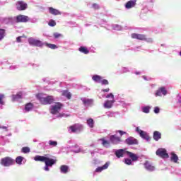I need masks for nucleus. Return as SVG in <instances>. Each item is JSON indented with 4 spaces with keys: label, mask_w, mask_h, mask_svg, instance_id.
Masks as SVG:
<instances>
[{
    "label": "nucleus",
    "mask_w": 181,
    "mask_h": 181,
    "mask_svg": "<svg viewBox=\"0 0 181 181\" xmlns=\"http://www.w3.org/2000/svg\"><path fill=\"white\" fill-rule=\"evenodd\" d=\"M34 160L36 162H44L45 165L44 167L45 170L49 172V168H52L53 165H55L57 160L49 158V154H45V156H36L34 158Z\"/></svg>",
    "instance_id": "1"
},
{
    "label": "nucleus",
    "mask_w": 181,
    "mask_h": 181,
    "mask_svg": "<svg viewBox=\"0 0 181 181\" xmlns=\"http://www.w3.org/2000/svg\"><path fill=\"white\" fill-rule=\"evenodd\" d=\"M36 97L42 105H49L54 103V98L52 95L45 97V94L38 93L36 95Z\"/></svg>",
    "instance_id": "2"
},
{
    "label": "nucleus",
    "mask_w": 181,
    "mask_h": 181,
    "mask_svg": "<svg viewBox=\"0 0 181 181\" xmlns=\"http://www.w3.org/2000/svg\"><path fill=\"white\" fill-rule=\"evenodd\" d=\"M1 165L6 168H8L9 166L15 165V160L11 157H4L1 160Z\"/></svg>",
    "instance_id": "3"
},
{
    "label": "nucleus",
    "mask_w": 181,
    "mask_h": 181,
    "mask_svg": "<svg viewBox=\"0 0 181 181\" xmlns=\"http://www.w3.org/2000/svg\"><path fill=\"white\" fill-rule=\"evenodd\" d=\"M156 155L162 159H168V158H169V154L166 149L162 148H160L156 151Z\"/></svg>",
    "instance_id": "4"
},
{
    "label": "nucleus",
    "mask_w": 181,
    "mask_h": 181,
    "mask_svg": "<svg viewBox=\"0 0 181 181\" xmlns=\"http://www.w3.org/2000/svg\"><path fill=\"white\" fill-rule=\"evenodd\" d=\"M29 21H30L29 16L22 14L17 16L16 18V22L17 23H26V22H29Z\"/></svg>",
    "instance_id": "5"
},
{
    "label": "nucleus",
    "mask_w": 181,
    "mask_h": 181,
    "mask_svg": "<svg viewBox=\"0 0 181 181\" xmlns=\"http://www.w3.org/2000/svg\"><path fill=\"white\" fill-rule=\"evenodd\" d=\"M16 6L17 11H26L28 4L25 1L20 0L16 2Z\"/></svg>",
    "instance_id": "6"
},
{
    "label": "nucleus",
    "mask_w": 181,
    "mask_h": 181,
    "mask_svg": "<svg viewBox=\"0 0 181 181\" xmlns=\"http://www.w3.org/2000/svg\"><path fill=\"white\" fill-rule=\"evenodd\" d=\"M28 43L31 46H37L38 47H42L43 46V42L40 41V40H36L33 37H30L28 39Z\"/></svg>",
    "instance_id": "7"
},
{
    "label": "nucleus",
    "mask_w": 181,
    "mask_h": 181,
    "mask_svg": "<svg viewBox=\"0 0 181 181\" xmlns=\"http://www.w3.org/2000/svg\"><path fill=\"white\" fill-rule=\"evenodd\" d=\"M62 107H63V104L61 103H57L51 107V114L53 115H56L59 111L62 110Z\"/></svg>",
    "instance_id": "8"
},
{
    "label": "nucleus",
    "mask_w": 181,
    "mask_h": 181,
    "mask_svg": "<svg viewBox=\"0 0 181 181\" xmlns=\"http://www.w3.org/2000/svg\"><path fill=\"white\" fill-rule=\"evenodd\" d=\"M69 129H71V132L76 133L80 132L83 131V125L78 123H76L69 127Z\"/></svg>",
    "instance_id": "9"
},
{
    "label": "nucleus",
    "mask_w": 181,
    "mask_h": 181,
    "mask_svg": "<svg viewBox=\"0 0 181 181\" xmlns=\"http://www.w3.org/2000/svg\"><path fill=\"white\" fill-rule=\"evenodd\" d=\"M136 131L140 135L141 138L146 139V141H151V136H149V135H148V134H146L144 131L141 130L139 127H136Z\"/></svg>",
    "instance_id": "10"
},
{
    "label": "nucleus",
    "mask_w": 181,
    "mask_h": 181,
    "mask_svg": "<svg viewBox=\"0 0 181 181\" xmlns=\"http://www.w3.org/2000/svg\"><path fill=\"white\" fill-rule=\"evenodd\" d=\"M168 94V90H166V88L160 87L159 88L155 94L156 97H162V95H166Z\"/></svg>",
    "instance_id": "11"
},
{
    "label": "nucleus",
    "mask_w": 181,
    "mask_h": 181,
    "mask_svg": "<svg viewBox=\"0 0 181 181\" xmlns=\"http://www.w3.org/2000/svg\"><path fill=\"white\" fill-rule=\"evenodd\" d=\"M132 39H137L138 40H146V35L142 34L132 33Z\"/></svg>",
    "instance_id": "12"
},
{
    "label": "nucleus",
    "mask_w": 181,
    "mask_h": 181,
    "mask_svg": "<svg viewBox=\"0 0 181 181\" xmlns=\"http://www.w3.org/2000/svg\"><path fill=\"white\" fill-rule=\"evenodd\" d=\"M110 141L113 145H118L122 141L121 138L115 136V135H112L110 136Z\"/></svg>",
    "instance_id": "13"
},
{
    "label": "nucleus",
    "mask_w": 181,
    "mask_h": 181,
    "mask_svg": "<svg viewBox=\"0 0 181 181\" xmlns=\"http://www.w3.org/2000/svg\"><path fill=\"white\" fill-rule=\"evenodd\" d=\"M125 144H127V145H138V140L130 136L125 140Z\"/></svg>",
    "instance_id": "14"
},
{
    "label": "nucleus",
    "mask_w": 181,
    "mask_h": 181,
    "mask_svg": "<svg viewBox=\"0 0 181 181\" xmlns=\"http://www.w3.org/2000/svg\"><path fill=\"white\" fill-rule=\"evenodd\" d=\"M126 153L128 155L129 158H130L133 162H136V160L139 159V157L138 156V155L132 152L126 151Z\"/></svg>",
    "instance_id": "15"
},
{
    "label": "nucleus",
    "mask_w": 181,
    "mask_h": 181,
    "mask_svg": "<svg viewBox=\"0 0 181 181\" xmlns=\"http://www.w3.org/2000/svg\"><path fill=\"white\" fill-rule=\"evenodd\" d=\"M136 5V0H131L126 3L125 8L127 9H131V8H134Z\"/></svg>",
    "instance_id": "16"
},
{
    "label": "nucleus",
    "mask_w": 181,
    "mask_h": 181,
    "mask_svg": "<svg viewBox=\"0 0 181 181\" xmlns=\"http://www.w3.org/2000/svg\"><path fill=\"white\" fill-rule=\"evenodd\" d=\"M48 10H49V12L51 15H54V16L62 15V12H60V11H59L58 9H56L53 7H49L48 8Z\"/></svg>",
    "instance_id": "17"
},
{
    "label": "nucleus",
    "mask_w": 181,
    "mask_h": 181,
    "mask_svg": "<svg viewBox=\"0 0 181 181\" xmlns=\"http://www.w3.org/2000/svg\"><path fill=\"white\" fill-rule=\"evenodd\" d=\"M144 166H145V168L147 170H149L150 172H153V170H155V166L152 165L151 164L150 162L148 161H146L145 163H144Z\"/></svg>",
    "instance_id": "18"
},
{
    "label": "nucleus",
    "mask_w": 181,
    "mask_h": 181,
    "mask_svg": "<svg viewBox=\"0 0 181 181\" xmlns=\"http://www.w3.org/2000/svg\"><path fill=\"white\" fill-rule=\"evenodd\" d=\"M154 141H159L162 138V134L160 132L155 131L153 134Z\"/></svg>",
    "instance_id": "19"
},
{
    "label": "nucleus",
    "mask_w": 181,
    "mask_h": 181,
    "mask_svg": "<svg viewBox=\"0 0 181 181\" xmlns=\"http://www.w3.org/2000/svg\"><path fill=\"white\" fill-rule=\"evenodd\" d=\"M110 166V163H105V164L101 167H98L95 169V172L97 173H100V172H103V170H105V169H108V167Z\"/></svg>",
    "instance_id": "20"
},
{
    "label": "nucleus",
    "mask_w": 181,
    "mask_h": 181,
    "mask_svg": "<svg viewBox=\"0 0 181 181\" xmlns=\"http://www.w3.org/2000/svg\"><path fill=\"white\" fill-rule=\"evenodd\" d=\"M114 103H115V100H107L105 102L103 106L105 108L110 109L112 107Z\"/></svg>",
    "instance_id": "21"
},
{
    "label": "nucleus",
    "mask_w": 181,
    "mask_h": 181,
    "mask_svg": "<svg viewBox=\"0 0 181 181\" xmlns=\"http://www.w3.org/2000/svg\"><path fill=\"white\" fill-rule=\"evenodd\" d=\"M69 165H61L60 167L61 173H64V175H66V173H69Z\"/></svg>",
    "instance_id": "22"
},
{
    "label": "nucleus",
    "mask_w": 181,
    "mask_h": 181,
    "mask_svg": "<svg viewBox=\"0 0 181 181\" xmlns=\"http://www.w3.org/2000/svg\"><path fill=\"white\" fill-rule=\"evenodd\" d=\"M21 98H22V92L12 95V101H18V100H21Z\"/></svg>",
    "instance_id": "23"
},
{
    "label": "nucleus",
    "mask_w": 181,
    "mask_h": 181,
    "mask_svg": "<svg viewBox=\"0 0 181 181\" xmlns=\"http://www.w3.org/2000/svg\"><path fill=\"white\" fill-rule=\"evenodd\" d=\"M92 79L93 80V81H95V83H101V81L103 80V77H101V76L100 75H94L92 77Z\"/></svg>",
    "instance_id": "24"
},
{
    "label": "nucleus",
    "mask_w": 181,
    "mask_h": 181,
    "mask_svg": "<svg viewBox=\"0 0 181 181\" xmlns=\"http://www.w3.org/2000/svg\"><path fill=\"white\" fill-rule=\"evenodd\" d=\"M78 50L81 53H83L84 54H88L90 53V51L86 47H80Z\"/></svg>",
    "instance_id": "25"
},
{
    "label": "nucleus",
    "mask_w": 181,
    "mask_h": 181,
    "mask_svg": "<svg viewBox=\"0 0 181 181\" xmlns=\"http://www.w3.org/2000/svg\"><path fill=\"white\" fill-rule=\"evenodd\" d=\"M62 95H64V97H66L68 100H70L71 98V93L67 90L62 91Z\"/></svg>",
    "instance_id": "26"
},
{
    "label": "nucleus",
    "mask_w": 181,
    "mask_h": 181,
    "mask_svg": "<svg viewBox=\"0 0 181 181\" xmlns=\"http://www.w3.org/2000/svg\"><path fill=\"white\" fill-rule=\"evenodd\" d=\"M171 160L174 162V163H177V160H179V157L175 153H171Z\"/></svg>",
    "instance_id": "27"
},
{
    "label": "nucleus",
    "mask_w": 181,
    "mask_h": 181,
    "mask_svg": "<svg viewBox=\"0 0 181 181\" xmlns=\"http://www.w3.org/2000/svg\"><path fill=\"white\" fill-rule=\"evenodd\" d=\"M117 158H122L124 156V149H119L115 151Z\"/></svg>",
    "instance_id": "28"
},
{
    "label": "nucleus",
    "mask_w": 181,
    "mask_h": 181,
    "mask_svg": "<svg viewBox=\"0 0 181 181\" xmlns=\"http://www.w3.org/2000/svg\"><path fill=\"white\" fill-rule=\"evenodd\" d=\"M84 105H93V100L92 99H83L82 100Z\"/></svg>",
    "instance_id": "29"
},
{
    "label": "nucleus",
    "mask_w": 181,
    "mask_h": 181,
    "mask_svg": "<svg viewBox=\"0 0 181 181\" xmlns=\"http://www.w3.org/2000/svg\"><path fill=\"white\" fill-rule=\"evenodd\" d=\"M6 35V30L5 29L0 28V42L5 37Z\"/></svg>",
    "instance_id": "30"
},
{
    "label": "nucleus",
    "mask_w": 181,
    "mask_h": 181,
    "mask_svg": "<svg viewBox=\"0 0 181 181\" xmlns=\"http://www.w3.org/2000/svg\"><path fill=\"white\" fill-rule=\"evenodd\" d=\"M87 124L90 128H94V120L93 118H89L87 119Z\"/></svg>",
    "instance_id": "31"
},
{
    "label": "nucleus",
    "mask_w": 181,
    "mask_h": 181,
    "mask_svg": "<svg viewBox=\"0 0 181 181\" xmlns=\"http://www.w3.org/2000/svg\"><path fill=\"white\" fill-rule=\"evenodd\" d=\"M33 108V103H27L25 106V111H30Z\"/></svg>",
    "instance_id": "32"
},
{
    "label": "nucleus",
    "mask_w": 181,
    "mask_h": 181,
    "mask_svg": "<svg viewBox=\"0 0 181 181\" xmlns=\"http://www.w3.org/2000/svg\"><path fill=\"white\" fill-rule=\"evenodd\" d=\"M23 161V157L18 156L16 158V163L18 165H22V162Z\"/></svg>",
    "instance_id": "33"
},
{
    "label": "nucleus",
    "mask_w": 181,
    "mask_h": 181,
    "mask_svg": "<svg viewBox=\"0 0 181 181\" xmlns=\"http://www.w3.org/2000/svg\"><path fill=\"white\" fill-rule=\"evenodd\" d=\"M45 46H47L49 49H57V45H56L54 44L45 43Z\"/></svg>",
    "instance_id": "34"
},
{
    "label": "nucleus",
    "mask_w": 181,
    "mask_h": 181,
    "mask_svg": "<svg viewBox=\"0 0 181 181\" xmlns=\"http://www.w3.org/2000/svg\"><path fill=\"white\" fill-rule=\"evenodd\" d=\"M21 152H23V153H29L30 148H29V147H23Z\"/></svg>",
    "instance_id": "35"
},
{
    "label": "nucleus",
    "mask_w": 181,
    "mask_h": 181,
    "mask_svg": "<svg viewBox=\"0 0 181 181\" xmlns=\"http://www.w3.org/2000/svg\"><path fill=\"white\" fill-rule=\"evenodd\" d=\"M49 26L54 27L56 25V21L54 20H50L48 23Z\"/></svg>",
    "instance_id": "36"
},
{
    "label": "nucleus",
    "mask_w": 181,
    "mask_h": 181,
    "mask_svg": "<svg viewBox=\"0 0 181 181\" xmlns=\"http://www.w3.org/2000/svg\"><path fill=\"white\" fill-rule=\"evenodd\" d=\"M149 110L150 107L148 106L144 107L142 109L143 112H145V114H149Z\"/></svg>",
    "instance_id": "37"
},
{
    "label": "nucleus",
    "mask_w": 181,
    "mask_h": 181,
    "mask_svg": "<svg viewBox=\"0 0 181 181\" xmlns=\"http://www.w3.org/2000/svg\"><path fill=\"white\" fill-rule=\"evenodd\" d=\"M101 84L103 86H108L110 84V83L108 82V80L107 79H103L100 81Z\"/></svg>",
    "instance_id": "38"
},
{
    "label": "nucleus",
    "mask_w": 181,
    "mask_h": 181,
    "mask_svg": "<svg viewBox=\"0 0 181 181\" xmlns=\"http://www.w3.org/2000/svg\"><path fill=\"white\" fill-rule=\"evenodd\" d=\"M100 141H102V145H103V146H106V145H110V142L104 139H100Z\"/></svg>",
    "instance_id": "39"
},
{
    "label": "nucleus",
    "mask_w": 181,
    "mask_h": 181,
    "mask_svg": "<svg viewBox=\"0 0 181 181\" xmlns=\"http://www.w3.org/2000/svg\"><path fill=\"white\" fill-rule=\"evenodd\" d=\"M49 145H50V146H57V141L50 140L49 141Z\"/></svg>",
    "instance_id": "40"
},
{
    "label": "nucleus",
    "mask_w": 181,
    "mask_h": 181,
    "mask_svg": "<svg viewBox=\"0 0 181 181\" xmlns=\"http://www.w3.org/2000/svg\"><path fill=\"white\" fill-rule=\"evenodd\" d=\"M53 36H54V39H59V37H62V36H63V35L60 33H54L53 34Z\"/></svg>",
    "instance_id": "41"
},
{
    "label": "nucleus",
    "mask_w": 181,
    "mask_h": 181,
    "mask_svg": "<svg viewBox=\"0 0 181 181\" xmlns=\"http://www.w3.org/2000/svg\"><path fill=\"white\" fill-rule=\"evenodd\" d=\"M124 163H126V165H132V160L129 158H126L124 160Z\"/></svg>",
    "instance_id": "42"
},
{
    "label": "nucleus",
    "mask_w": 181,
    "mask_h": 181,
    "mask_svg": "<svg viewBox=\"0 0 181 181\" xmlns=\"http://www.w3.org/2000/svg\"><path fill=\"white\" fill-rule=\"evenodd\" d=\"M5 98V95L0 94V104L4 105V101H2Z\"/></svg>",
    "instance_id": "43"
},
{
    "label": "nucleus",
    "mask_w": 181,
    "mask_h": 181,
    "mask_svg": "<svg viewBox=\"0 0 181 181\" xmlns=\"http://www.w3.org/2000/svg\"><path fill=\"white\" fill-rule=\"evenodd\" d=\"M159 111H160V109L158 107H154V112L155 114H159Z\"/></svg>",
    "instance_id": "44"
},
{
    "label": "nucleus",
    "mask_w": 181,
    "mask_h": 181,
    "mask_svg": "<svg viewBox=\"0 0 181 181\" xmlns=\"http://www.w3.org/2000/svg\"><path fill=\"white\" fill-rule=\"evenodd\" d=\"M93 8L95 9H100V6H98V4H93Z\"/></svg>",
    "instance_id": "45"
},
{
    "label": "nucleus",
    "mask_w": 181,
    "mask_h": 181,
    "mask_svg": "<svg viewBox=\"0 0 181 181\" xmlns=\"http://www.w3.org/2000/svg\"><path fill=\"white\" fill-rule=\"evenodd\" d=\"M117 132L119 133V135H121V136H122V135H125V134H127V132H125L122 130H119Z\"/></svg>",
    "instance_id": "46"
},
{
    "label": "nucleus",
    "mask_w": 181,
    "mask_h": 181,
    "mask_svg": "<svg viewBox=\"0 0 181 181\" xmlns=\"http://www.w3.org/2000/svg\"><path fill=\"white\" fill-rule=\"evenodd\" d=\"M22 37H18L16 38V42H18V43H21V42H22Z\"/></svg>",
    "instance_id": "47"
},
{
    "label": "nucleus",
    "mask_w": 181,
    "mask_h": 181,
    "mask_svg": "<svg viewBox=\"0 0 181 181\" xmlns=\"http://www.w3.org/2000/svg\"><path fill=\"white\" fill-rule=\"evenodd\" d=\"M110 97H112V98H114V95L112 93H110L107 95L106 98H110Z\"/></svg>",
    "instance_id": "48"
},
{
    "label": "nucleus",
    "mask_w": 181,
    "mask_h": 181,
    "mask_svg": "<svg viewBox=\"0 0 181 181\" xmlns=\"http://www.w3.org/2000/svg\"><path fill=\"white\" fill-rule=\"evenodd\" d=\"M103 93H108L110 91V88H106L103 90Z\"/></svg>",
    "instance_id": "49"
},
{
    "label": "nucleus",
    "mask_w": 181,
    "mask_h": 181,
    "mask_svg": "<svg viewBox=\"0 0 181 181\" xmlns=\"http://www.w3.org/2000/svg\"><path fill=\"white\" fill-rule=\"evenodd\" d=\"M1 128L2 129H5L6 131H8V127H2Z\"/></svg>",
    "instance_id": "50"
},
{
    "label": "nucleus",
    "mask_w": 181,
    "mask_h": 181,
    "mask_svg": "<svg viewBox=\"0 0 181 181\" xmlns=\"http://www.w3.org/2000/svg\"><path fill=\"white\" fill-rule=\"evenodd\" d=\"M180 55L181 56V50H180Z\"/></svg>",
    "instance_id": "51"
}]
</instances>
